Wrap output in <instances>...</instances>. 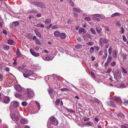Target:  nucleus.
I'll return each instance as SVG.
<instances>
[{"instance_id": "f257e3e1", "label": "nucleus", "mask_w": 128, "mask_h": 128, "mask_svg": "<svg viewBox=\"0 0 128 128\" xmlns=\"http://www.w3.org/2000/svg\"><path fill=\"white\" fill-rule=\"evenodd\" d=\"M34 92L30 88H28L26 89L25 93L26 98L30 99L33 97L34 95Z\"/></svg>"}, {"instance_id": "f03ea898", "label": "nucleus", "mask_w": 128, "mask_h": 128, "mask_svg": "<svg viewBox=\"0 0 128 128\" xmlns=\"http://www.w3.org/2000/svg\"><path fill=\"white\" fill-rule=\"evenodd\" d=\"M49 121H50L51 124L53 125H56L58 124V121L56 118L52 116L50 118L48 121V122L47 124V126L48 127L49 125Z\"/></svg>"}, {"instance_id": "7ed1b4c3", "label": "nucleus", "mask_w": 128, "mask_h": 128, "mask_svg": "<svg viewBox=\"0 0 128 128\" xmlns=\"http://www.w3.org/2000/svg\"><path fill=\"white\" fill-rule=\"evenodd\" d=\"M24 71L23 74L25 78H27L30 76L32 75L34 73L33 71L26 69L24 70Z\"/></svg>"}, {"instance_id": "20e7f679", "label": "nucleus", "mask_w": 128, "mask_h": 128, "mask_svg": "<svg viewBox=\"0 0 128 128\" xmlns=\"http://www.w3.org/2000/svg\"><path fill=\"white\" fill-rule=\"evenodd\" d=\"M109 40L106 38H100L99 39V44L101 47H102L104 45V44H107Z\"/></svg>"}, {"instance_id": "39448f33", "label": "nucleus", "mask_w": 128, "mask_h": 128, "mask_svg": "<svg viewBox=\"0 0 128 128\" xmlns=\"http://www.w3.org/2000/svg\"><path fill=\"white\" fill-rule=\"evenodd\" d=\"M121 72L119 71L116 72L114 74V78L117 81H118V79L121 78Z\"/></svg>"}, {"instance_id": "423d86ee", "label": "nucleus", "mask_w": 128, "mask_h": 128, "mask_svg": "<svg viewBox=\"0 0 128 128\" xmlns=\"http://www.w3.org/2000/svg\"><path fill=\"white\" fill-rule=\"evenodd\" d=\"M48 92L50 96L52 98H54V95L56 92L55 91L52 89H48Z\"/></svg>"}, {"instance_id": "0eeeda50", "label": "nucleus", "mask_w": 128, "mask_h": 128, "mask_svg": "<svg viewBox=\"0 0 128 128\" xmlns=\"http://www.w3.org/2000/svg\"><path fill=\"white\" fill-rule=\"evenodd\" d=\"M33 4L35 6L40 7L41 8H43L44 6L42 3L40 2H33Z\"/></svg>"}, {"instance_id": "6e6552de", "label": "nucleus", "mask_w": 128, "mask_h": 128, "mask_svg": "<svg viewBox=\"0 0 128 128\" xmlns=\"http://www.w3.org/2000/svg\"><path fill=\"white\" fill-rule=\"evenodd\" d=\"M20 23L18 21H15L12 23V24L11 25V27L12 28H15L16 27L19 25Z\"/></svg>"}, {"instance_id": "1a4fd4ad", "label": "nucleus", "mask_w": 128, "mask_h": 128, "mask_svg": "<svg viewBox=\"0 0 128 128\" xmlns=\"http://www.w3.org/2000/svg\"><path fill=\"white\" fill-rule=\"evenodd\" d=\"M11 106L15 108L17 107L19 105V102L16 101H13L10 104Z\"/></svg>"}, {"instance_id": "9d476101", "label": "nucleus", "mask_w": 128, "mask_h": 128, "mask_svg": "<svg viewBox=\"0 0 128 128\" xmlns=\"http://www.w3.org/2000/svg\"><path fill=\"white\" fill-rule=\"evenodd\" d=\"M12 119L16 122L18 120V118L17 116L14 113H13L10 116Z\"/></svg>"}, {"instance_id": "9b49d317", "label": "nucleus", "mask_w": 128, "mask_h": 128, "mask_svg": "<svg viewBox=\"0 0 128 128\" xmlns=\"http://www.w3.org/2000/svg\"><path fill=\"white\" fill-rule=\"evenodd\" d=\"M114 100L118 104H120L121 101V99L118 96H114L113 98Z\"/></svg>"}, {"instance_id": "f8f14e48", "label": "nucleus", "mask_w": 128, "mask_h": 128, "mask_svg": "<svg viewBox=\"0 0 128 128\" xmlns=\"http://www.w3.org/2000/svg\"><path fill=\"white\" fill-rule=\"evenodd\" d=\"M107 104L108 106L113 107H116V106L115 104L111 101H108L107 102Z\"/></svg>"}, {"instance_id": "ddd939ff", "label": "nucleus", "mask_w": 128, "mask_h": 128, "mask_svg": "<svg viewBox=\"0 0 128 128\" xmlns=\"http://www.w3.org/2000/svg\"><path fill=\"white\" fill-rule=\"evenodd\" d=\"M43 58L45 60H52L51 59V57L50 56L46 55V56H43Z\"/></svg>"}, {"instance_id": "4468645a", "label": "nucleus", "mask_w": 128, "mask_h": 128, "mask_svg": "<svg viewBox=\"0 0 128 128\" xmlns=\"http://www.w3.org/2000/svg\"><path fill=\"white\" fill-rule=\"evenodd\" d=\"M15 88L16 90L19 92H22V88L19 85H17L16 86Z\"/></svg>"}, {"instance_id": "2eb2a0df", "label": "nucleus", "mask_w": 128, "mask_h": 128, "mask_svg": "<svg viewBox=\"0 0 128 128\" xmlns=\"http://www.w3.org/2000/svg\"><path fill=\"white\" fill-rule=\"evenodd\" d=\"M10 100V99L8 96H6L5 98L3 100L4 102L6 104L8 103Z\"/></svg>"}, {"instance_id": "dca6fc26", "label": "nucleus", "mask_w": 128, "mask_h": 128, "mask_svg": "<svg viewBox=\"0 0 128 128\" xmlns=\"http://www.w3.org/2000/svg\"><path fill=\"white\" fill-rule=\"evenodd\" d=\"M8 44L10 45H15L14 42L12 39H9L8 41Z\"/></svg>"}, {"instance_id": "f3484780", "label": "nucleus", "mask_w": 128, "mask_h": 128, "mask_svg": "<svg viewBox=\"0 0 128 128\" xmlns=\"http://www.w3.org/2000/svg\"><path fill=\"white\" fill-rule=\"evenodd\" d=\"M37 10L36 9H31L27 10V12L28 13L33 12H37Z\"/></svg>"}, {"instance_id": "a211bd4d", "label": "nucleus", "mask_w": 128, "mask_h": 128, "mask_svg": "<svg viewBox=\"0 0 128 128\" xmlns=\"http://www.w3.org/2000/svg\"><path fill=\"white\" fill-rule=\"evenodd\" d=\"M96 30L98 34H100L102 29L99 26H98L96 28Z\"/></svg>"}, {"instance_id": "6ab92c4d", "label": "nucleus", "mask_w": 128, "mask_h": 128, "mask_svg": "<svg viewBox=\"0 0 128 128\" xmlns=\"http://www.w3.org/2000/svg\"><path fill=\"white\" fill-rule=\"evenodd\" d=\"M104 54L103 56L102 57V59L103 60H105L106 58L107 55H108V52L106 50H105L104 51Z\"/></svg>"}, {"instance_id": "aec40b11", "label": "nucleus", "mask_w": 128, "mask_h": 128, "mask_svg": "<svg viewBox=\"0 0 128 128\" xmlns=\"http://www.w3.org/2000/svg\"><path fill=\"white\" fill-rule=\"evenodd\" d=\"M60 36L61 38L64 39L66 38V35L65 33H60Z\"/></svg>"}, {"instance_id": "412c9836", "label": "nucleus", "mask_w": 128, "mask_h": 128, "mask_svg": "<svg viewBox=\"0 0 128 128\" xmlns=\"http://www.w3.org/2000/svg\"><path fill=\"white\" fill-rule=\"evenodd\" d=\"M78 32L80 33L82 32L83 34H85L86 33L85 29L82 28H80Z\"/></svg>"}, {"instance_id": "4be33fe9", "label": "nucleus", "mask_w": 128, "mask_h": 128, "mask_svg": "<svg viewBox=\"0 0 128 128\" xmlns=\"http://www.w3.org/2000/svg\"><path fill=\"white\" fill-rule=\"evenodd\" d=\"M34 32L36 35L40 37H41V35L40 33L38 32L37 30H34Z\"/></svg>"}, {"instance_id": "5701e85b", "label": "nucleus", "mask_w": 128, "mask_h": 128, "mask_svg": "<svg viewBox=\"0 0 128 128\" xmlns=\"http://www.w3.org/2000/svg\"><path fill=\"white\" fill-rule=\"evenodd\" d=\"M17 56L18 57H21L22 56V55L20 54L19 52V50L18 48L17 49L16 52Z\"/></svg>"}, {"instance_id": "b1692460", "label": "nucleus", "mask_w": 128, "mask_h": 128, "mask_svg": "<svg viewBox=\"0 0 128 128\" xmlns=\"http://www.w3.org/2000/svg\"><path fill=\"white\" fill-rule=\"evenodd\" d=\"M117 116L120 118H124L125 116L122 113H120L119 114H117Z\"/></svg>"}, {"instance_id": "393cba45", "label": "nucleus", "mask_w": 128, "mask_h": 128, "mask_svg": "<svg viewBox=\"0 0 128 128\" xmlns=\"http://www.w3.org/2000/svg\"><path fill=\"white\" fill-rule=\"evenodd\" d=\"M117 55L116 50H114L112 53L113 57L114 58H116V57Z\"/></svg>"}, {"instance_id": "a878e982", "label": "nucleus", "mask_w": 128, "mask_h": 128, "mask_svg": "<svg viewBox=\"0 0 128 128\" xmlns=\"http://www.w3.org/2000/svg\"><path fill=\"white\" fill-rule=\"evenodd\" d=\"M60 33L58 31H56L54 33L55 36L56 37H59L60 36Z\"/></svg>"}, {"instance_id": "bb28decb", "label": "nucleus", "mask_w": 128, "mask_h": 128, "mask_svg": "<svg viewBox=\"0 0 128 128\" xmlns=\"http://www.w3.org/2000/svg\"><path fill=\"white\" fill-rule=\"evenodd\" d=\"M26 65L24 64L22 65L19 66L18 68H19L20 70H23L24 68L26 67Z\"/></svg>"}, {"instance_id": "cd10ccee", "label": "nucleus", "mask_w": 128, "mask_h": 128, "mask_svg": "<svg viewBox=\"0 0 128 128\" xmlns=\"http://www.w3.org/2000/svg\"><path fill=\"white\" fill-rule=\"evenodd\" d=\"M73 10L74 11L76 12L80 13V8H73Z\"/></svg>"}, {"instance_id": "c85d7f7f", "label": "nucleus", "mask_w": 128, "mask_h": 128, "mask_svg": "<svg viewBox=\"0 0 128 128\" xmlns=\"http://www.w3.org/2000/svg\"><path fill=\"white\" fill-rule=\"evenodd\" d=\"M92 101L95 103H100L101 102L100 100L95 98L93 99Z\"/></svg>"}, {"instance_id": "c756f323", "label": "nucleus", "mask_w": 128, "mask_h": 128, "mask_svg": "<svg viewBox=\"0 0 128 128\" xmlns=\"http://www.w3.org/2000/svg\"><path fill=\"white\" fill-rule=\"evenodd\" d=\"M21 122L23 124H26L28 122L27 120L24 119H22L20 120Z\"/></svg>"}, {"instance_id": "7c9ffc66", "label": "nucleus", "mask_w": 128, "mask_h": 128, "mask_svg": "<svg viewBox=\"0 0 128 128\" xmlns=\"http://www.w3.org/2000/svg\"><path fill=\"white\" fill-rule=\"evenodd\" d=\"M35 26L38 28L41 27L42 28H44V25L39 23L36 24V25Z\"/></svg>"}, {"instance_id": "2f4dec72", "label": "nucleus", "mask_w": 128, "mask_h": 128, "mask_svg": "<svg viewBox=\"0 0 128 128\" xmlns=\"http://www.w3.org/2000/svg\"><path fill=\"white\" fill-rule=\"evenodd\" d=\"M51 21V20L50 18H47L44 21L45 23L47 24H49Z\"/></svg>"}, {"instance_id": "473e14b6", "label": "nucleus", "mask_w": 128, "mask_h": 128, "mask_svg": "<svg viewBox=\"0 0 128 128\" xmlns=\"http://www.w3.org/2000/svg\"><path fill=\"white\" fill-rule=\"evenodd\" d=\"M120 14H121L119 13L116 12L112 14L111 16V17H113L116 16H120Z\"/></svg>"}, {"instance_id": "72a5a7b5", "label": "nucleus", "mask_w": 128, "mask_h": 128, "mask_svg": "<svg viewBox=\"0 0 128 128\" xmlns=\"http://www.w3.org/2000/svg\"><path fill=\"white\" fill-rule=\"evenodd\" d=\"M82 47V45L79 44H78L75 46V48L78 49L81 48Z\"/></svg>"}, {"instance_id": "f704fd0d", "label": "nucleus", "mask_w": 128, "mask_h": 128, "mask_svg": "<svg viewBox=\"0 0 128 128\" xmlns=\"http://www.w3.org/2000/svg\"><path fill=\"white\" fill-rule=\"evenodd\" d=\"M3 48L4 50H8L10 48L9 46L7 45H4L3 46Z\"/></svg>"}, {"instance_id": "c9c22d12", "label": "nucleus", "mask_w": 128, "mask_h": 128, "mask_svg": "<svg viewBox=\"0 0 128 128\" xmlns=\"http://www.w3.org/2000/svg\"><path fill=\"white\" fill-rule=\"evenodd\" d=\"M61 90L62 91H66V92H69L70 91V90L69 89L66 88H62L61 89Z\"/></svg>"}, {"instance_id": "e433bc0d", "label": "nucleus", "mask_w": 128, "mask_h": 128, "mask_svg": "<svg viewBox=\"0 0 128 128\" xmlns=\"http://www.w3.org/2000/svg\"><path fill=\"white\" fill-rule=\"evenodd\" d=\"M85 36L86 37H87L88 38H89L91 39H92V36L91 35L88 34H85Z\"/></svg>"}, {"instance_id": "4c0bfd02", "label": "nucleus", "mask_w": 128, "mask_h": 128, "mask_svg": "<svg viewBox=\"0 0 128 128\" xmlns=\"http://www.w3.org/2000/svg\"><path fill=\"white\" fill-rule=\"evenodd\" d=\"M60 99H58L55 101V104L56 105H58L59 104L60 102Z\"/></svg>"}, {"instance_id": "58836bf2", "label": "nucleus", "mask_w": 128, "mask_h": 128, "mask_svg": "<svg viewBox=\"0 0 128 128\" xmlns=\"http://www.w3.org/2000/svg\"><path fill=\"white\" fill-rule=\"evenodd\" d=\"M122 57L124 60H126V59L127 55L124 54H122Z\"/></svg>"}, {"instance_id": "ea45409f", "label": "nucleus", "mask_w": 128, "mask_h": 128, "mask_svg": "<svg viewBox=\"0 0 128 128\" xmlns=\"http://www.w3.org/2000/svg\"><path fill=\"white\" fill-rule=\"evenodd\" d=\"M121 128H128V124H125L121 126Z\"/></svg>"}, {"instance_id": "a19ab883", "label": "nucleus", "mask_w": 128, "mask_h": 128, "mask_svg": "<svg viewBox=\"0 0 128 128\" xmlns=\"http://www.w3.org/2000/svg\"><path fill=\"white\" fill-rule=\"evenodd\" d=\"M32 55L36 57H37L39 56V54L38 53L36 52H34V53H33Z\"/></svg>"}, {"instance_id": "79ce46f5", "label": "nucleus", "mask_w": 128, "mask_h": 128, "mask_svg": "<svg viewBox=\"0 0 128 128\" xmlns=\"http://www.w3.org/2000/svg\"><path fill=\"white\" fill-rule=\"evenodd\" d=\"M28 104V103L26 102H23L22 103V105L24 106H26Z\"/></svg>"}, {"instance_id": "37998d69", "label": "nucleus", "mask_w": 128, "mask_h": 128, "mask_svg": "<svg viewBox=\"0 0 128 128\" xmlns=\"http://www.w3.org/2000/svg\"><path fill=\"white\" fill-rule=\"evenodd\" d=\"M99 18H100L104 19L105 18V16L103 14H99Z\"/></svg>"}, {"instance_id": "c03bdc74", "label": "nucleus", "mask_w": 128, "mask_h": 128, "mask_svg": "<svg viewBox=\"0 0 128 128\" xmlns=\"http://www.w3.org/2000/svg\"><path fill=\"white\" fill-rule=\"evenodd\" d=\"M36 104L38 108V109L39 110H40V103L37 101H36Z\"/></svg>"}, {"instance_id": "a18cd8bd", "label": "nucleus", "mask_w": 128, "mask_h": 128, "mask_svg": "<svg viewBox=\"0 0 128 128\" xmlns=\"http://www.w3.org/2000/svg\"><path fill=\"white\" fill-rule=\"evenodd\" d=\"M90 30L92 34H96V32L92 28H90Z\"/></svg>"}, {"instance_id": "49530a36", "label": "nucleus", "mask_w": 128, "mask_h": 128, "mask_svg": "<svg viewBox=\"0 0 128 128\" xmlns=\"http://www.w3.org/2000/svg\"><path fill=\"white\" fill-rule=\"evenodd\" d=\"M94 42H88L86 43V44L88 46H92L94 44Z\"/></svg>"}, {"instance_id": "de8ad7c7", "label": "nucleus", "mask_w": 128, "mask_h": 128, "mask_svg": "<svg viewBox=\"0 0 128 128\" xmlns=\"http://www.w3.org/2000/svg\"><path fill=\"white\" fill-rule=\"evenodd\" d=\"M66 110L68 112H71V113H73L74 112L72 110L70 109H68L67 108H66Z\"/></svg>"}, {"instance_id": "09e8293b", "label": "nucleus", "mask_w": 128, "mask_h": 128, "mask_svg": "<svg viewBox=\"0 0 128 128\" xmlns=\"http://www.w3.org/2000/svg\"><path fill=\"white\" fill-rule=\"evenodd\" d=\"M15 96L17 98H20L21 97V96L20 94H15Z\"/></svg>"}, {"instance_id": "8fccbe9b", "label": "nucleus", "mask_w": 128, "mask_h": 128, "mask_svg": "<svg viewBox=\"0 0 128 128\" xmlns=\"http://www.w3.org/2000/svg\"><path fill=\"white\" fill-rule=\"evenodd\" d=\"M90 52L91 53H92L94 52V48L91 47L90 48Z\"/></svg>"}, {"instance_id": "3c124183", "label": "nucleus", "mask_w": 128, "mask_h": 128, "mask_svg": "<svg viewBox=\"0 0 128 128\" xmlns=\"http://www.w3.org/2000/svg\"><path fill=\"white\" fill-rule=\"evenodd\" d=\"M104 28H105V30L106 32H110V30H109V28L108 26H104Z\"/></svg>"}, {"instance_id": "603ef678", "label": "nucleus", "mask_w": 128, "mask_h": 128, "mask_svg": "<svg viewBox=\"0 0 128 128\" xmlns=\"http://www.w3.org/2000/svg\"><path fill=\"white\" fill-rule=\"evenodd\" d=\"M116 25L118 26H121V24L118 21H117L116 22Z\"/></svg>"}, {"instance_id": "864d4df0", "label": "nucleus", "mask_w": 128, "mask_h": 128, "mask_svg": "<svg viewBox=\"0 0 128 128\" xmlns=\"http://www.w3.org/2000/svg\"><path fill=\"white\" fill-rule=\"evenodd\" d=\"M84 19L85 20L88 21H90V20H91L90 18L89 17H85L84 18Z\"/></svg>"}, {"instance_id": "5fc2aeb1", "label": "nucleus", "mask_w": 128, "mask_h": 128, "mask_svg": "<svg viewBox=\"0 0 128 128\" xmlns=\"http://www.w3.org/2000/svg\"><path fill=\"white\" fill-rule=\"evenodd\" d=\"M92 122H88L86 124V125H88L90 126H91L92 124Z\"/></svg>"}, {"instance_id": "6e6d98bb", "label": "nucleus", "mask_w": 128, "mask_h": 128, "mask_svg": "<svg viewBox=\"0 0 128 128\" xmlns=\"http://www.w3.org/2000/svg\"><path fill=\"white\" fill-rule=\"evenodd\" d=\"M125 87L124 84H120V88H123Z\"/></svg>"}, {"instance_id": "4d7b16f0", "label": "nucleus", "mask_w": 128, "mask_h": 128, "mask_svg": "<svg viewBox=\"0 0 128 128\" xmlns=\"http://www.w3.org/2000/svg\"><path fill=\"white\" fill-rule=\"evenodd\" d=\"M36 43L39 45H40V40L38 39H36Z\"/></svg>"}, {"instance_id": "13d9d810", "label": "nucleus", "mask_w": 128, "mask_h": 128, "mask_svg": "<svg viewBox=\"0 0 128 128\" xmlns=\"http://www.w3.org/2000/svg\"><path fill=\"white\" fill-rule=\"evenodd\" d=\"M121 29L122 30L121 33L122 34H124V30L123 27H122L121 28Z\"/></svg>"}, {"instance_id": "bf43d9fd", "label": "nucleus", "mask_w": 128, "mask_h": 128, "mask_svg": "<svg viewBox=\"0 0 128 128\" xmlns=\"http://www.w3.org/2000/svg\"><path fill=\"white\" fill-rule=\"evenodd\" d=\"M121 68H122V71L123 72H124V73L125 74H126V73H127L126 71L125 70L124 68L122 67Z\"/></svg>"}, {"instance_id": "052dcab7", "label": "nucleus", "mask_w": 128, "mask_h": 128, "mask_svg": "<svg viewBox=\"0 0 128 128\" xmlns=\"http://www.w3.org/2000/svg\"><path fill=\"white\" fill-rule=\"evenodd\" d=\"M99 14H96L92 15L91 16L94 17H99Z\"/></svg>"}, {"instance_id": "680f3d73", "label": "nucleus", "mask_w": 128, "mask_h": 128, "mask_svg": "<svg viewBox=\"0 0 128 128\" xmlns=\"http://www.w3.org/2000/svg\"><path fill=\"white\" fill-rule=\"evenodd\" d=\"M122 37L123 38V40L125 42H126V40H127L126 38V37L124 35H123L122 36Z\"/></svg>"}, {"instance_id": "e2e57ef3", "label": "nucleus", "mask_w": 128, "mask_h": 128, "mask_svg": "<svg viewBox=\"0 0 128 128\" xmlns=\"http://www.w3.org/2000/svg\"><path fill=\"white\" fill-rule=\"evenodd\" d=\"M124 104L126 106H127L128 104V100L125 101L124 102Z\"/></svg>"}, {"instance_id": "0e129e2a", "label": "nucleus", "mask_w": 128, "mask_h": 128, "mask_svg": "<svg viewBox=\"0 0 128 128\" xmlns=\"http://www.w3.org/2000/svg\"><path fill=\"white\" fill-rule=\"evenodd\" d=\"M112 70V69L110 68H109L108 70L106 72L107 73H110Z\"/></svg>"}, {"instance_id": "69168bd1", "label": "nucleus", "mask_w": 128, "mask_h": 128, "mask_svg": "<svg viewBox=\"0 0 128 128\" xmlns=\"http://www.w3.org/2000/svg\"><path fill=\"white\" fill-rule=\"evenodd\" d=\"M58 28V27L56 26H52V29H54L55 28Z\"/></svg>"}, {"instance_id": "338daca9", "label": "nucleus", "mask_w": 128, "mask_h": 128, "mask_svg": "<svg viewBox=\"0 0 128 128\" xmlns=\"http://www.w3.org/2000/svg\"><path fill=\"white\" fill-rule=\"evenodd\" d=\"M92 19L93 20H95L97 21H99L100 20V19L99 18H97L94 17L92 18Z\"/></svg>"}, {"instance_id": "774afa93", "label": "nucleus", "mask_w": 128, "mask_h": 128, "mask_svg": "<svg viewBox=\"0 0 128 128\" xmlns=\"http://www.w3.org/2000/svg\"><path fill=\"white\" fill-rule=\"evenodd\" d=\"M70 3L72 6H74V4L73 2L71 0H70Z\"/></svg>"}]
</instances>
